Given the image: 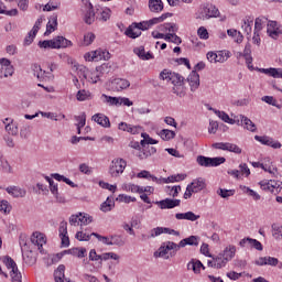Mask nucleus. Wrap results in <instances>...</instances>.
<instances>
[{"label":"nucleus","instance_id":"7c9ffc66","mask_svg":"<svg viewBox=\"0 0 282 282\" xmlns=\"http://www.w3.org/2000/svg\"><path fill=\"white\" fill-rule=\"evenodd\" d=\"M116 206V203L113 202V198L111 197H108L106 199V202H104L101 205H100V210L102 213H110V210H113Z\"/></svg>","mask_w":282,"mask_h":282},{"label":"nucleus","instance_id":"e433bc0d","mask_svg":"<svg viewBox=\"0 0 282 282\" xmlns=\"http://www.w3.org/2000/svg\"><path fill=\"white\" fill-rule=\"evenodd\" d=\"M23 261L26 265H34L36 263V257H34L32 251H26L23 253Z\"/></svg>","mask_w":282,"mask_h":282},{"label":"nucleus","instance_id":"774afa93","mask_svg":"<svg viewBox=\"0 0 282 282\" xmlns=\"http://www.w3.org/2000/svg\"><path fill=\"white\" fill-rule=\"evenodd\" d=\"M54 276H55V282H72L65 279V273H62L59 271H55Z\"/></svg>","mask_w":282,"mask_h":282},{"label":"nucleus","instance_id":"473e14b6","mask_svg":"<svg viewBox=\"0 0 282 282\" xmlns=\"http://www.w3.org/2000/svg\"><path fill=\"white\" fill-rule=\"evenodd\" d=\"M141 34L142 31H140L138 28H134L133 23L126 30V36H129V39H138V36H141Z\"/></svg>","mask_w":282,"mask_h":282},{"label":"nucleus","instance_id":"c756f323","mask_svg":"<svg viewBox=\"0 0 282 282\" xmlns=\"http://www.w3.org/2000/svg\"><path fill=\"white\" fill-rule=\"evenodd\" d=\"M56 25H58V15L54 14L51 17V19L46 25L45 36H47V34H52V32H54V30H56Z\"/></svg>","mask_w":282,"mask_h":282},{"label":"nucleus","instance_id":"58836bf2","mask_svg":"<svg viewBox=\"0 0 282 282\" xmlns=\"http://www.w3.org/2000/svg\"><path fill=\"white\" fill-rule=\"evenodd\" d=\"M216 116L223 120V122H227L228 124H235V120L230 119V116L226 113L225 111L221 110H216L215 111Z\"/></svg>","mask_w":282,"mask_h":282},{"label":"nucleus","instance_id":"2f4dec72","mask_svg":"<svg viewBox=\"0 0 282 282\" xmlns=\"http://www.w3.org/2000/svg\"><path fill=\"white\" fill-rule=\"evenodd\" d=\"M0 171H3L4 173H12V166H10V163L3 156V152H0Z\"/></svg>","mask_w":282,"mask_h":282},{"label":"nucleus","instance_id":"423d86ee","mask_svg":"<svg viewBox=\"0 0 282 282\" xmlns=\"http://www.w3.org/2000/svg\"><path fill=\"white\" fill-rule=\"evenodd\" d=\"M14 75V66L8 58L0 59V79Z\"/></svg>","mask_w":282,"mask_h":282},{"label":"nucleus","instance_id":"4d7b16f0","mask_svg":"<svg viewBox=\"0 0 282 282\" xmlns=\"http://www.w3.org/2000/svg\"><path fill=\"white\" fill-rule=\"evenodd\" d=\"M97 72L102 76V74H109L111 72V65L109 63H104L96 67Z\"/></svg>","mask_w":282,"mask_h":282},{"label":"nucleus","instance_id":"4be33fe9","mask_svg":"<svg viewBox=\"0 0 282 282\" xmlns=\"http://www.w3.org/2000/svg\"><path fill=\"white\" fill-rule=\"evenodd\" d=\"M188 186H191L194 193H200V191L206 188V180L203 177L195 178Z\"/></svg>","mask_w":282,"mask_h":282},{"label":"nucleus","instance_id":"864d4df0","mask_svg":"<svg viewBox=\"0 0 282 282\" xmlns=\"http://www.w3.org/2000/svg\"><path fill=\"white\" fill-rule=\"evenodd\" d=\"M91 237H94V235L85 234V231H77L75 235V239H77L78 241H89Z\"/></svg>","mask_w":282,"mask_h":282},{"label":"nucleus","instance_id":"dca6fc26","mask_svg":"<svg viewBox=\"0 0 282 282\" xmlns=\"http://www.w3.org/2000/svg\"><path fill=\"white\" fill-rule=\"evenodd\" d=\"M199 236H189L183 240H181L178 243H176V246L180 248H186V246H199Z\"/></svg>","mask_w":282,"mask_h":282},{"label":"nucleus","instance_id":"8fccbe9b","mask_svg":"<svg viewBox=\"0 0 282 282\" xmlns=\"http://www.w3.org/2000/svg\"><path fill=\"white\" fill-rule=\"evenodd\" d=\"M46 182L50 184V191L55 197L58 196V185L54 184V180H52L50 176H45Z\"/></svg>","mask_w":282,"mask_h":282},{"label":"nucleus","instance_id":"c03bdc74","mask_svg":"<svg viewBox=\"0 0 282 282\" xmlns=\"http://www.w3.org/2000/svg\"><path fill=\"white\" fill-rule=\"evenodd\" d=\"M170 83H172V85H184V77L177 73H172Z\"/></svg>","mask_w":282,"mask_h":282},{"label":"nucleus","instance_id":"49530a36","mask_svg":"<svg viewBox=\"0 0 282 282\" xmlns=\"http://www.w3.org/2000/svg\"><path fill=\"white\" fill-rule=\"evenodd\" d=\"M161 28H162L161 29L162 32L175 33V32H177V30H180V28L175 23H164Z\"/></svg>","mask_w":282,"mask_h":282},{"label":"nucleus","instance_id":"5fc2aeb1","mask_svg":"<svg viewBox=\"0 0 282 282\" xmlns=\"http://www.w3.org/2000/svg\"><path fill=\"white\" fill-rule=\"evenodd\" d=\"M262 102H267V105H272V107H276L278 109H281V106H279L276 99L272 96H263L261 98Z\"/></svg>","mask_w":282,"mask_h":282},{"label":"nucleus","instance_id":"a18cd8bd","mask_svg":"<svg viewBox=\"0 0 282 282\" xmlns=\"http://www.w3.org/2000/svg\"><path fill=\"white\" fill-rule=\"evenodd\" d=\"M217 195L223 197V199H228V197H232V195H235V189L219 188L217 191Z\"/></svg>","mask_w":282,"mask_h":282},{"label":"nucleus","instance_id":"5701e85b","mask_svg":"<svg viewBox=\"0 0 282 282\" xmlns=\"http://www.w3.org/2000/svg\"><path fill=\"white\" fill-rule=\"evenodd\" d=\"M239 120L242 127L247 129V131H251V133H254L257 131V124H254V122H252V120H250L248 117L240 115Z\"/></svg>","mask_w":282,"mask_h":282},{"label":"nucleus","instance_id":"6e6552de","mask_svg":"<svg viewBox=\"0 0 282 282\" xmlns=\"http://www.w3.org/2000/svg\"><path fill=\"white\" fill-rule=\"evenodd\" d=\"M84 3V21L85 23H87V25H91V23H94V21H96V13L94 12V6L91 4V2H89V0H83Z\"/></svg>","mask_w":282,"mask_h":282},{"label":"nucleus","instance_id":"6ab92c4d","mask_svg":"<svg viewBox=\"0 0 282 282\" xmlns=\"http://www.w3.org/2000/svg\"><path fill=\"white\" fill-rule=\"evenodd\" d=\"M31 241L34 246H37L40 252H43V245L46 243L45 235L34 232L31 237Z\"/></svg>","mask_w":282,"mask_h":282},{"label":"nucleus","instance_id":"6e6d98bb","mask_svg":"<svg viewBox=\"0 0 282 282\" xmlns=\"http://www.w3.org/2000/svg\"><path fill=\"white\" fill-rule=\"evenodd\" d=\"M224 162H226V158L224 156L209 158V166H219Z\"/></svg>","mask_w":282,"mask_h":282},{"label":"nucleus","instance_id":"37998d69","mask_svg":"<svg viewBox=\"0 0 282 282\" xmlns=\"http://www.w3.org/2000/svg\"><path fill=\"white\" fill-rule=\"evenodd\" d=\"M141 138H143L141 140V147H147V144H158V140L149 137V134L147 133H141Z\"/></svg>","mask_w":282,"mask_h":282},{"label":"nucleus","instance_id":"f8f14e48","mask_svg":"<svg viewBox=\"0 0 282 282\" xmlns=\"http://www.w3.org/2000/svg\"><path fill=\"white\" fill-rule=\"evenodd\" d=\"M86 58L87 61H96V62L109 61V58H111V54L108 51L97 50V51H94L91 54L90 53L86 54Z\"/></svg>","mask_w":282,"mask_h":282},{"label":"nucleus","instance_id":"4468645a","mask_svg":"<svg viewBox=\"0 0 282 282\" xmlns=\"http://www.w3.org/2000/svg\"><path fill=\"white\" fill-rule=\"evenodd\" d=\"M239 246L241 248H246V246H250V248H254L256 250H263V245H261V242L257 239H252V238H243L240 240Z\"/></svg>","mask_w":282,"mask_h":282},{"label":"nucleus","instance_id":"c9c22d12","mask_svg":"<svg viewBox=\"0 0 282 282\" xmlns=\"http://www.w3.org/2000/svg\"><path fill=\"white\" fill-rule=\"evenodd\" d=\"M159 135L160 138H162V140H165L166 142H169V140H173V138H175V131L163 129L160 131Z\"/></svg>","mask_w":282,"mask_h":282},{"label":"nucleus","instance_id":"9d476101","mask_svg":"<svg viewBox=\"0 0 282 282\" xmlns=\"http://www.w3.org/2000/svg\"><path fill=\"white\" fill-rule=\"evenodd\" d=\"M230 55L228 53H224V51H219L217 53L210 51L207 53V61H209V63H226Z\"/></svg>","mask_w":282,"mask_h":282},{"label":"nucleus","instance_id":"7ed1b4c3","mask_svg":"<svg viewBox=\"0 0 282 282\" xmlns=\"http://www.w3.org/2000/svg\"><path fill=\"white\" fill-rule=\"evenodd\" d=\"M219 17V9L213 4H203L199 9L198 19L208 21V19H217Z\"/></svg>","mask_w":282,"mask_h":282},{"label":"nucleus","instance_id":"c85d7f7f","mask_svg":"<svg viewBox=\"0 0 282 282\" xmlns=\"http://www.w3.org/2000/svg\"><path fill=\"white\" fill-rule=\"evenodd\" d=\"M6 191L9 193V195H12V197H25L28 193L25 189L18 186L7 187Z\"/></svg>","mask_w":282,"mask_h":282},{"label":"nucleus","instance_id":"4c0bfd02","mask_svg":"<svg viewBox=\"0 0 282 282\" xmlns=\"http://www.w3.org/2000/svg\"><path fill=\"white\" fill-rule=\"evenodd\" d=\"M31 68H32L34 76H36V78L39 80H41V78L45 77V70H43V68H41V65L33 64Z\"/></svg>","mask_w":282,"mask_h":282},{"label":"nucleus","instance_id":"aec40b11","mask_svg":"<svg viewBox=\"0 0 282 282\" xmlns=\"http://www.w3.org/2000/svg\"><path fill=\"white\" fill-rule=\"evenodd\" d=\"M187 83L189 84L191 91L197 90L199 88V74L193 70L187 77Z\"/></svg>","mask_w":282,"mask_h":282},{"label":"nucleus","instance_id":"13d9d810","mask_svg":"<svg viewBox=\"0 0 282 282\" xmlns=\"http://www.w3.org/2000/svg\"><path fill=\"white\" fill-rule=\"evenodd\" d=\"M6 131L9 132L10 135H17L19 133V128L14 123H7L4 127Z\"/></svg>","mask_w":282,"mask_h":282},{"label":"nucleus","instance_id":"f257e3e1","mask_svg":"<svg viewBox=\"0 0 282 282\" xmlns=\"http://www.w3.org/2000/svg\"><path fill=\"white\" fill-rule=\"evenodd\" d=\"M69 46H72V41L63 36H57L53 40H44L39 42V47H41L42 50H61L62 47Z\"/></svg>","mask_w":282,"mask_h":282},{"label":"nucleus","instance_id":"0eeeda50","mask_svg":"<svg viewBox=\"0 0 282 282\" xmlns=\"http://www.w3.org/2000/svg\"><path fill=\"white\" fill-rule=\"evenodd\" d=\"M91 216L83 213L75 214L69 217L70 226H87V224H91Z\"/></svg>","mask_w":282,"mask_h":282},{"label":"nucleus","instance_id":"ddd939ff","mask_svg":"<svg viewBox=\"0 0 282 282\" xmlns=\"http://www.w3.org/2000/svg\"><path fill=\"white\" fill-rule=\"evenodd\" d=\"M254 140H257V142L264 144L265 147H271V149H281L282 147L281 142L274 141L272 137L268 135H256Z\"/></svg>","mask_w":282,"mask_h":282},{"label":"nucleus","instance_id":"e2e57ef3","mask_svg":"<svg viewBox=\"0 0 282 282\" xmlns=\"http://www.w3.org/2000/svg\"><path fill=\"white\" fill-rule=\"evenodd\" d=\"M117 202H122L123 204H131V202H137L135 197L127 196L124 194H120L117 197Z\"/></svg>","mask_w":282,"mask_h":282},{"label":"nucleus","instance_id":"b1692460","mask_svg":"<svg viewBox=\"0 0 282 282\" xmlns=\"http://www.w3.org/2000/svg\"><path fill=\"white\" fill-rule=\"evenodd\" d=\"M252 25H253L252 19L246 18V20L243 21V24L241 26L243 34L247 36L248 41H250V39H252Z\"/></svg>","mask_w":282,"mask_h":282},{"label":"nucleus","instance_id":"0e129e2a","mask_svg":"<svg viewBox=\"0 0 282 282\" xmlns=\"http://www.w3.org/2000/svg\"><path fill=\"white\" fill-rule=\"evenodd\" d=\"M230 153H236L237 155H240L241 153V148H239V145L235 144V143H228L227 142V150Z\"/></svg>","mask_w":282,"mask_h":282},{"label":"nucleus","instance_id":"20e7f679","mask_svg":"<svg viewBox=\"0 0 282 282\" xmlns=\"http://www.w3.org/2000/svg\"><path fill=\"white\" fill-rule=\"evenodd\" d=\"M124 169H127V161L123 159H115L110 164L109 174L111 177H120V175L124 173Z\"/></svg>","mask_w":282,"mask_h":282},{"label":"nucleus","instance_id":"ea45409f","mask_svg":"<svg viewBox=\"0 0 282 282\" xmlns=\"http://www.w3.org/2000/svg\"><path fill=\"white\" fill-rule=\"evenodd\" d=\"M172 91L180 98H184V96H186V91L184 90V84H175L172 88Z\"/></svg>","mask_w":282,"mask_h":282},{"label":"nucleus","instance_id":"412c9836","mask_svg":"<svg viewBox=\"0 0 282 282\" xmlns=\"http://www.w3.org/2000/svg\"><path fill=\"white\" fill-rule=\"evenodd\" d=\"M220 254H223L225 261L228 263V261H232V259H235V254H237V247H235V245H229L223 250V252H220Z\"/></svg>","mask_w":282,"mask_h":282},{"label":"nucleus","instance_id":"338daca9","mask_svg":"<svg viewBox=\"0 0 282 282\" xmlns=\"http://www.w3.org/2000/svg\"><path fill=\"white\" fill-rule=\"evenodd\" d=\"M100 76H102V75L98 72V68L93 70L90 73V80H91V83L96 84V83L100 82Z\"/></svg>","mask_w":282,"mask_h":282},{"label":"nucleus","instance_id":"1a4fd4ad","mask_svg":"<svg viewBox=\"0 0 282 282\" xmlns=\"http://www.w3.org/2000/svg\"><path fill=\"white\" fill-rule=\"evenodd\" d=\"M212 260L207 261L208 268H215L216 270H221V268H226L228 264L226 258L223 257L221 253H218L217 256L209 257Z\"/></svg>","mask_w":282,"mask_h":282},{"label":"nucleus","instance_id":"69168bd1","mask_svg":"<svg viewBox=\"0 0 282 282\" xmlns=\"http://www.w3.org/2000/svg\"><path fill=\"white\" fill-rule=\"evenodd\" d=\"M171 76H173V72H171L169 69H163L160 73L161 80H166V83H171Z\"/></svg>","mask_w":282,"mask_h":282},{"label":"nucleus","instance_id":"a211bd4d","mask_svg":"<svg viewBox=\"0 0 282 282\" xmlns=\"http://www.w3.org/2000/svg\"><path fill=\"white\" fill-rule=\"evenodd\" d=\"M91 120L94 122H97V124H100V127H104L105 129H109L111 127V122L109 121V117L102 115V113H96L91 117Z\"/></svg>","mask_w":282,"mask_h":282},{"label":"nucleus","instance_id":"603ef678","mask_svg":"<svg viewBox=\"0 0 282 282\" xmlns=\"http://www.w3.org/2000/svg\"><path fill=\"white\" fill-rule=\"evenodd\" d=\"M110 246H124V239H122V236H111L110 237Z\"/></svg>","mask_w":282,"mask_h":282},{"label":"nucleus","instance_id":"09e8293b","mask_svg":"<svg viewBox=\"0 0 282 282\" xmlns=\"http://www.w3.org/2000/svg\"><path fill=\"white\" fill-rule=\"evenodd\" d=\"M240 188L243 191V193H247V195H249L250 197H253L256 202H259V199H261V195H259L257 192H254L250 187L240 186Z\"/></svg>","mask_w":282,"mask_h":282},{"label":"nucleus","instance_id":"cd10ccee","mask_svg":"<svg viewBox=\"0 0 282 282\" xmlns=\"http://www.w3.org/2000/svg\"><path fill=\"white\" fill-rule=\"evenodd\" d=\"M175 218L178 220L186 219L187 221H197V219H199V215H195L193 212L177 213L175 214Z\"/></svg>","mask_w":282,"mask_h":282},{"label":"nucleus","instance_id":"a19ab883","mask_svg":"<svg viewBox=\"0 0 282 282\" xmlns=\"http://www.w3.org/2000/svg\"><path fill=\"white\" fill-rule=\"evenodd\" d=\"M180 191H182V186L180 185H175V186H166L165 192L167 193V195H170V197H177V195H180Z\"/></svg>","mask_w":282,"mask_h":282},{"label":"nucleus","instance_id":"de8ad7c7","mask_svg":"<svg viewBox=\"0 0 282 282\" xmlns=\"http://www.w3.org/2000/svg\"><path fill=\"white\" fill-rule=\"evenodd\" d=\"M196 162L199 166H205L206 169L210 167V158L208 156L198 155Z\"/></svg>","mask_w":282,"mask_h":282},{"label":"nucleus","instance_id":"2eb2a0df","mask_svg":"<svg viewBox=\"0 0 282 282\" xmlns=\"http://www.w3.org/2000/svg\"><path fill=\"white\" fill-rule=\"evenodd\" d=\"M111 87L113 91H122L123 89H128V87H131V83H129V80L127 79L115 78L111 82Z\"/></svg>","mask_w":282,"mask_h":282},{"label":"nucleus","instance_id":"f704fd0d","mask_svg":"<svg viewBox=\"0 0 282 282\" xmlns=\"http://www.w3.org/2000/svg\"><path fill=\"white\" fill-rule=\"evenodd\" d=\"M183 180H186L185 174H176V175H172L166 178H163V182H164V184H171V183H175V182H183Z\"/></svg>","mask_w":282,"mask_h":282},{"label":"nucleus","instance_id":"bb28decb","mask_svg":"<svg viewBox=\"0 0 282 282\" xmlns=\"http://www.w3.org/2000/svg\"><path fill=\"white\" fill-rule=\"evenodd\" d=\"M150 12L159 13L164 10V2L162 0H149Z\"/></svg>","mask_w":282,"mask_h":282},{"label":"nucleus","instance_id":"f3484780","mask_svg":"<svg viewBox=\"0 0 282 282\" xmlns=\"http://www.w3.org/2000/svg\"><path fill=\"white\" fill-rule=\"evenodd\" d=\"M260 74H265L267 76H271L272 78H282V68H256Z\"/></svg>","mask_w":282,"mask_h":282},{"label":"nucleus","instance_id":"3c124183","mask_svg":"<svg viewBox=\"0 0 282 282\" xmlns=\"http://www.w3.org/2000/svg\"><path fill=\"white\" fill-rule=\"evenodd\" d=\"M165 234V227H156L151 230L150 236H148V239H153L155 237H160V235Z\"/></svg>","mask_w":282,"mask_h":282},{"label":"nucleus","instance_id":"f03ea898","mask_svg":"<svg viewBox=\"0 0 282 282\" xmlns=\"http://www.w3.org/2000/svg\"><path fill=\"white\" fill-rule=\"evenodd\" d=\"M2 262L10 271V276L12 282H22L23 276L21 275V272L19 271V267H17V262L9 256H6L2 258Z\"/></svg>","mask_w":282,"mask_h":282},{"label":"nucleus","instance_id":"393cba45","mask_svg":"<svg viewBox=\"0 0 282 282\" xmlns=\"http://www.w3.org/2000/svg\"><path fill=\"white\" fill-rule=\"evenodd\" d=\"M101 100L105 105H109V107H120V97H112V96L102 94Z\"/></svg>","mask_w":282,"mask_h":282},{"label":"nucleus","instance_id":"9b49d317","mask_svg":"<svg viewBox=\"0 0 282 282\" xmlns=\"http://www.w3.org/2000/svg\"><path fill=\"white\" fill-rule=\"evenodd\" d=\"M154 204L156 206H159V208H161V210H166V209H171V208H177V206H180V204H182V200L173 199V198H165L162 200H156V202H154Z\"/></svg>","mask_w":282,"mask_h":282},{"label":"nucleus","instance_id":"72a5a7b5","mask_svg":"<svg viewBox=\"0 0 282 282\" xmlns=\"http://www.w3.org/2000/svg\"><path fill=\"white\" fill-rule=\"evenodd\" d=\"M169 17H172V14L171 13H163L159 18H153V19L149 20L148 25H149V28H153V25H158V23H162L163 21H166V19H169Z\"/></svg>","mask_w":282,"mask_h":282},{"label":"nucleus","instance_id":"052dcab7","mask_svg":"<svg viewBox=\"0 0 282 282\" xmlns=\"http://www.w3.org/2000/svg\"><path fill=\"white\" fill-rule=\"evenodd\" d=\"M75 120L78 122L77 127H85V124H87V115L82 112V115L75 116Z\"/></svg>","mask_w":282,"mask_h":282},{"label":"nucleus","instance_id":"a878e982","mask_svg":"<svg viewBox=\"0 0 282 282\" xmlns=\"http://www.w3.org/2000/svg\"><path fill=\"white\" fill-rule=\"evenodd\" d=\"M276 25H278L276 21L268 22L267 32H268L269 36H271V39H274V40L279 39V34H280L279 26H276Z\"/></svg>","mask_w":282,"mask_h":282},{"label":"nucleus","instance_id":"bf43d9fd","mask_svg":"<svg viewBox=\"0 0 282 282\" xmlns=\"http://www.w3.org/2000/svg\"><path fill=\"white\" fill-rule=\"evenodd\" d=\"M90 96H91V93H89L87 90L77 91V100H79L80 102H83L85 100H89Z\"/></svg>","mask_w":282,"mask_h":282},{"label":"nucleus","instance_id":"39448f33","mask_svg":"<svg viewBox=\"0 0 282 282\" xmlns=\"http://www.w3.org/2000/svg\"><path fill=\"white\" fill-rule=\"evenodd\" d=\"M174 250L177 252L180 248L177 247V243L173 241H166L161 245V247L154 252L155 259L164 258L166 254H169V251Z\"/></svg>","mask_w":282,"mask_h":282},{"label":"nucleus","instance_id":"79ce46f5","mask_svg":"<svg viewBox=\"0 0 282 282\" xmlns=\"http://www.w3.org/2000/svg\"><path fill=\"white\" fill-rule=\"evenodd\" d=\"M165 41L170 43H174L175 45L182 44V37L177 36L175 33H167L165 34Z\"/></svg>","mask_w":282,"mask_h":282},{"label":"nucleus","instance_id":"680f3d73","mask_svg":"<svg viewBox=\"0 0 282 282\" xmlns=\"http://www.w3.org/2000/svg\"><path fill=\"white\" fill-rule=\"evenodd\" d=\"M197 34H198L199 39H202L203 41H208V39L210 36L208 34V30L204 26L198 28Z\"/></svg>","mask_w":282,"mask_h":282}]
</instances>
